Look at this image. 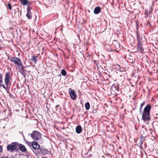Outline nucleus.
<instances>
[{"label":"nucleus","instance_id":"nucleus-1","mask_svg":"<svg viewBox=\"0 0 158 158\" xmlns=\"http://www.w3.org/2000/svg\"><path fill=\"white\" fill-rule=\"evenodd\" d=\"M19 143L17 142L12 143L8 144L6 147L8 151L11 153L14 152H18L19 151Z\"/></svg>","mask_w":158,"mask_h":158},{"label":"nucleus","instance_id":"nucleus-2","mask_svg":"<svg viewBox=\"0 0 158 158\" xmlns=\"http://www.w3.org/2000/svg\"><path fill=\"white\" fill-rule=\"evenodd\" d=\"M150 110V109H143L142 119L144 121H148L151 119Z\"/></svg>","mask_w":158,"mask_h":158},{"label":"nucleus","instance_id":"nucleus-3","mask_svg":"<svg viewBox=\"0 0 158 158\" xmlns=\"http://www.w3.org/2000/svg\"><path fill=\"white\" fill-rule=\"evenodd\" d=\"M29 135H31L32 139L35 140H37L39 139L41 136L40 133L37 131H32V133L30 134H29Z\"/></svg>","mask_w":158,"mask_h":158},{"label":"nucleus","instance_id":"nucleus-4","mask_svg":"<svg viewBox=\"0 0 158 158\" xmlns=\"http://www.w3.org/2000/svg\"><path fill=\"white\" fill-rule=\"evenodd\" d=\"M11 77L10 76V72H7L5 76V83L6 86V88L10 85Z\"/></svg>","mask_w":158,"mask_h":158},{"label":"nucleus","instance_id":"nucleus-5","mask_svg":"<svg viewBox=\"0 0 158 158\" xmlns=\"http://www.w3.org/2000/svg\"><path fill=\"white\" fill-rule=\"evenodd\" d=\"M10 61L13 62L15 65H22V62L17 57H12L10 59Z\"/></svg>","mask_w":158,"mask_h":158},{"label":"nucleus","instance_id":"nucleus-6","mask_svg":"<svg viewBox=\"0 0 158 158\" xmlns=\"http://www.w3.org/2000/svg\"><path fill=\"white\" fill-rule=\"evenodd\" d=\"M38 154H40L44 156L46 154H48L49 152L48 150L46 149L43 148H40L37 151Z\"/></svg>","mask_w":158,"mask_h":158},{"label":"nucleus","instance_id":"nucleus-7","mask_svg":"<svg viewBox=\"0 0 158 158\" xmlns=\"http://www.w3.org/2000/svg\"><path fill=\"white\" fill-rule=\"evenodd\" d=\"M69 94L70 97L73 100H75L77 97L76 93L75 91L73 90H72L70 88L69 90Z\"/></svg>","mask_w":158,"mask_h":158},{"label":"nucleus","instance_id":"nucleus-8","mask_svg":"<svg viewBox=\"0 0 158 158\" xmlns=\"http://www.w3.org/2000/svg\"><path fill=\"white\" fill-rule=\"evenodd\" d=\"M18 146L19 149L22 152H26L27 151V150L24 145L19 143Z\"/></svg>","mask_w":158,"mask_h":158},{"label":"nucleus","instance_id":"nucleus-9","mask_svg":"<svg viewBox=\"0 0 158 158\" xmlns=\"http://www.w3.org/2000/svg\"><path fill=\"white\" fill-rule=\"evenodd\" d=\"M32 147L33 149L38 150L40 149V145L36 142H34L33 143V144L32 145Z\"/></svg>","mask_w":158,"mask_h":158},{"label":"nucleus","instance_id":"nucleus-10","mask_svg":"<svg viewBox=\"0 0 158 158\" xmlns=\"http://www.w3.org/2000/svg\"><path fill=\"white\" fill-rule=\"evenodd\" d=\"M31 8L28 7L27 9V13L26 14V16L28 19H31Z\"/></svg>","mask_w":158,"mask_h":158},{"label":"nucleus","instance_id":"nucleus-11","mask_svg":"<svg viewBox=\"0 0 158 158\" xmlns=\"http://www.w3.org/2000/svg\"><path fill=\"white\" fill-rule=\"evenodd\" d=\"M111 89L112 91H113L115 94H117L118 91V87L115 85H112L111 87Z\"/></svg>","mask_w":158,"mask_h":158},{"label":"nucleus","instance_id":"nucleus-12","mask_svg":"<svg viewBox=\"0 0 158 158\" xmlns=\"http://www.w3.org/2000/svg\"><path fill=\"white\" fill-rule=\"evenodd\" d=\"M1 86H2L5 89H6V87L3 84L2 75L1 73H0V87Z\"/></svg>","mask_w":158,"mask_h":158},{"label":"nucleus","instance_id":"nucleus-13","mask_svg":"<svg viewBox=\"0 0 158 158\" xmlns=\"http://www.w3.org/2000/svg\"><path fill=\"white\" fill-rule=\"evenodd\" d=\"M76 132L77 134L80 133L82 130V128L80 125H78L76 127Z\"/></svg>","mask_w":158,"mask_h":158},{"label":"nucleus","instance_id":"nucleus-14","mask_svg":"<svg viewBox=\"0 0 158 158\" xmlns=\"http://www.w3.org/2000/svg\"><path fill=\"white\" fill-rule=\"evenodd\" d=\"M101 9L100 7L99 6L96 7L94 10V13L95 14H98L101 12Z\"/></svg>","mask_w":158,"mask_h":158},{"label":"nucleus","instance_id":"nucleus-15","mask_svg":"<svg viewBox=\"0 0 158 158\" xmlns=\"http://www.w3.org/2000/svg\"><path fill=\"white\" fill-rule=\"evenodd\" d=\"M137 48L139 52H143V49L142 48V44H140L139 42Z\"/></svg>","mask_w":158,"mask_h":158},{"label":"nucleus","instance_id":"nucleus-16","mask_svg":"<svg viewBox=\"0 0 158 158\" xmlns=\"http://www.w3.org/2000/svg\"><path fill=\"white\" fill-rule=\"evenodd\" d=\"M113 44L114 45V47L117 49H118L120 48V44L118 43L116 40H114L113 42Z\"/></svg>","mask_w":158,"mask_h":158},{"label":"nucleus","instance_id":"nucleus-17","mask_svg":"<svg viewBox=\"0 0 158 158\" xmlns=\"http://www.w3.org/2000/svg\"><path fill=\"white\" fill-rule=\"evenodd\" d=\"M21 2L23 5L26 6L28 4V0H22Z\"/></svg>","mask_w":158,"mask_h":158},{"label":"nucleus","instance_id":"nucleus-18","mask_svg":"<svg viewBox=\"0 0 158 158\" xmlns=\"http://www.w3.org/2000/svg\"><path fill=\"white\" fill-rule=\"evenodd\" d=\"M37 56H35L34 55H33L32 56V58L31 59V60L32 61H34L35 62L37 61Z\"/></svg>","mask_w":158,"mask_h":158},{"label":"nucleus","instance_id":"nucleus-19","mask_svg":"<svg viewBox=\"0 0 158 158\" xmlns=\"http://www.w3.org/2000/svg\"><path fill=\"white\" fill-rule=\"evenodd\" d=\"M85 107L86 109H89L90 104L89 102H87L85 104Z\"/></svg>","mask_w":158,"mask_h":158},{"label":"nucleus","instance_id":"nucleus-20","mask_svg":"<svg viewBox=\"0 0 158 158\" xmlns=\"http://www.w3.org/2000/svg\"><path fill=\"white\" fill-rule=\"evenodd\" d=\"M61 73L63 76H65L67 74L66 72L64 69H62L61 71Z\"/></svg>","mask_w":158,"mask_h":158},{"label":"nucleus","instance_id":"nucleus-21","mask_svg":"<svg viewBox=\"0 0 158 158\" xmlns=\"http://www.w3.org/2000/svg\"><path fill=\"white\" fill-rule=\"evenodd\" d=\"M7 7L10 10H12V7L10 3H8L7 4Z\"/></svg>","mask_w":158,"mask_h":158},{"label":"nucleus","instance_id":"nucleus-22","mask_svg":"<svg viewBox=\"0 0 158 158\" xmlns=\"http://www.w3.org/2000/svg\"><path fill=\"white\" fill-rule=\"evenodd\" d=\"M145 101L143 102L140 104V109H141L143 106L145 105Z\"/></svg>","mask_w":158,"mask_h":158},{"label":"nucleus","instance_id":"nucleus-23","mask_svg":"<svg viewBox=\"0 0 158 158\" xmlns=\"http://www.w3.org/2000/svg\"><path fill=\"white\" fill-rule=\"evenodd\" d=\"M26 143H27V144H28L29 146L30 147H31V146H32V145L33 144V143H31V142H28L27 141L26 142Z\"/></svg>","mask_w":158,"mask_h":158},{"label":"nucleus","instance_id":"nucleus-24","mask_svg":"<svg viewBox=\"0 0 158 158\" xmlns=\"http://www.w3.org/2000/svg\"><path fill=\"white\" fill-rule=\"evenodd\" d=\"M151 108L150 105L148 104L144 108V109H151Z\"/></svg>","mask_w":158,"mask_h":158},{"label":"nucleus","instance_id":"nucleus-25","mask_svg":"<svg viewBox=\"0 0 158 158\" xmlns=\"http://www.w3.org/2000/svg\"><path fill=\"white\" fill-rule=\"evenodd\" d=\"M26 155H27V157H30V153L28 152H27L26 153Z\"/></svg>","mask_w":158,"mask_h":158},{"label":"nucleus","instance_id":"nucleus-26","mask_svg":"<svg viewBox=\"0 0 158 158\" xmlns=\"http://www.w3.org/2000/svg\"><path fill=\"white\" fill-rule=\"evenodd\" d=\"M3 151V149L2 148V146L0 145V152H2Z\"/></svg>","mask_w":158,"mask_h":158},{"label":"nucleus","instance_id":"nucleus-27","mask_svg":"<svg viewBox=\"0 0 158 158\" xmlns=\"http://www.w3.org/2000/svg\"><path fill=\"white\" fill-rule=\"evenodd\" d=\"M20 66H22V68H21V69H22V70L23 69L24 67H23V65L22 64V65H20Z\"/></svg>","mask_w":158,"mask_h":158},{"label":"nucleus","instance_id":"nucleus-28","mask_svg":"<svg viewBox=\"0 0 158 158\" xmlns=\"http://www.w3.org/2000/svg\"><path fill=\"white\" fill-rule=\"evenodd\" d=\"M15 158V156H11V157H10V158Z\"/></svg>","mask_w":158,"mask_h":158},{"label":"nucleus","instance_id":"nucleus-29","mask_svg":"<svg viewBox=\"0 0 158 158\" xmlns=\"http://www.w3.org/2000/svg\"><path fill=\"white\" fill-rule=\"evenodd\" d=\"M139 112H140V114H142V111H141V109H140Z\"/></svg>","mask_w":158,"mask_h":158},{"label":"nucleus","instance_id":"nucleus-30","mask_svg":"<svg viewBox=\"0 0 158 158\" xmlns=\"http://www.w3.org/2000/svg\"><path fill=\"white\" fill-rule=\"evenodd\" d=\"M2 49V48L0 46V50Z\"/></svg>","mask_w":158,"mask_h":158},{"label":"nucleus","instance_id":"nucleus-31","mask_svg":"<svg viewBox=\"0 0 158 158\" xmlns=\"http://www.w3.org/2000/svg\"><path fill=\"white\" fill-rule=\"evenodd\" d=\"M42 158H47V157H43Z\"/></svg>","mask_w":158,"mask_h":158}]
</instances>
